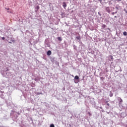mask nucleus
Segmentation results:
<instances>
[{
	"instance_id": "obj_28",
	"label": "nucleus",
	"mask_w": 127,
	"mask_h": 127,
	"mask_svg": "<svg viewBox=\"0 0 127 127\" xmlns=\"http://www.w3.org/2000/svg\"><path fill=\"white\" fill-rule=\"evenodd\" d=\"M1 98H2V97H3V94H2V95H1Z\"/></svg>"
},
{
	"instance_id": "obj_7",
	"label": "nucleus",
	"mask_w": 127,
	"mask_h": 127,
	"mask_svg": "<svg viewBox=\"0 0 127 127\" xmlns=\"http://www.w3.org/2000/svg\"><path fill=\"white\" fill-rule=\"evenodd\" d=\"M34 80L36 82H38V81H39V77H37L34 79Z\"/></svg>"
},
{
	"instance_id": "obj_13",
	"label": "nucleus",
	"mask_w": 127,
	"mask_h": 127,
	"mask_svg": "<svg viewBox=\"0 0 127 127\" xmlns=\"http://www.w3.org/2000/svg\"><path fill=\"white\" fill-rule=\"evenodd\" d=\"M76 39H77V40H80V39H81V38L80 37V36H77L76 37Z\"/></svg>"
},
{
	"instance_id": "obj_32",
	"label": "nucleus",
	"mask_w": 127,
	"mask_h": 127,
	"mask_svg": "<svg viewBox=\"0 0 127 127\" xmlns=\"http://www.w3.org/2000/svg\"><path fill=\"white\" fill-rule=\"evenodd\" d=\"M125 127H127V124L125 125Z\"/></svg>"
},
{
	"instance_id": "obj_25",
	"label": "nucleus",
	"mask_w": 127,
	"mask_h": 127,
	"mask_svg": "<svg viewBox=\"0 0 127 127\" xmlns=\"http://www.w3.org/2000/svg\"><path fill=\"white\" fill-rule=\"evenodd\" d=\"M100 79H101V80H103V79H104V77H100Z\"/></svg>"
},
{
	"instance_id": "obj_22",
	"label": "nucleus",
	"mask_w": 127,
	"mask_h": 127,
	"mask_svg": "<svg viewBox=\"0 0 127 127\" xmlns=\"http://www.w3.org/2000/svg\"><path fill=\"white\" fill-rule=\"evenodd\" d=\"M11 41H12V42L14 43L15 41H14V40H12Z\"/></svg>"
},
{
	"instance_id": "obj_36",
	"label": "nucleus",
	"mask_w": 127,
	"mask_h": 127,
	"mask_svg": "<svg viewBox=\"0 0 127 127\" xmlns=\"http://www.w3.org/2000/svg\"><path fill=\"white\" fill-rule=\"evenodd\" d=\"M120 69H121V67H119Z\"/></svg>"
},
{
	"instance_id": "obj_17",
	"label": "nucleus",
	"mask_w": 127,
	"mask_h": 127,
	"mask_svg": "<svg viewBox=\"0 0 127 127\" xmlns=\"http://www.w3.org/2000/svg\"><path fill=\"white\" fill-rule=\"evenodd\" d=\"M36 9L37 10L38 9H39V6H37L36 7Z\"/></svg>"
},
{
	"instance_id": "obj_10",
	"label": "nucleus",
	"mask_w": 127,
	"mask_h": 127,
	"mask_svg": "<svg viewBox=\"0 0 127 127\" xmlns=\"http://www.w3.org/2000/svg\"><path fill=\"white\" fill-rule=\"evenodd\" d=\"M113 95H114V94H113V93L112 92V91H110V94H109L110 97H113Z\"/></svg>"
},
{
	"instance_id": "obj_18",
	"label": "nucleus",
	"mask_w": 127,
	"mask_h": 127,
	"mask_svg": "<svg viewBox=\"0 0 127 127\" xmlns=\"http://www.w3.org/2000/svg\"><path fill=\"white\" fill-rule=\"evenodd\" d=\"M115 12H113L112 13V15H115Z\"/></svg>"
},
{
	"instance_id": "obj_2",
	"label": "nucleus",
	"mask_w": 127,
	"mask_h": 127,
	"mask_svg": "<svg viewBox=\"0 0 127 127\" xmlns=\"http://www.w3.org/2000/svg\"><path fill=\"white\" fill-rule=\"evenodd\" d=\"M115 8H116V9L118 10H120V9H122V7L119 5H116Z\"/></svg>"
},
{
	"instance_id": "obj_4",
	"label": "nucleus",
	"mask_w": 127,
	"mask_h": 127,
	"mask_svg": "<svg viewBox=\"0 0 127 127\" xmlns=\"http://www.w3.org/2000/svg\"><path fill=\"white\" fill-rule=\"evenodd\" d=\"M118 101L119 102V104H121V103H123V99H122L121 98V97H118Z\"/></svg>"
},
{
	"instance_id": "obj_23",
	"label": "nucleus",
	"mask_w": 127,
	"mask_h": 127,
	"mask_svg": "<svg viewBox=\"0 0 127 127\" xmlns=\"http://www.w3.org/2000/svg\"><path fill=\"white\" fill-rule=\"evenodd\" d=\"M0 93H4V91H2L0 90Z\"/></svg>"
},
{
	"instance_id": "obj_29",
	"label": "nucleus",
	"mask_w": 127,
	"mask_h": 127,
	"mask_svg": "<svg viewBox=\"0 0 127 127\" xmlns=\"http://www.w3.org/2000/svg\"><path fill=\"white\" fill-rule=\"evenodd\" d=\"M115 13H118V11H116Z\"/></svg>"
},
{
	"instance_id": "obj_11",
	"label": "nucleus",
	"mask_w": 127,
	"mask_h": 127,
	"mask_svg": "<svg viewBox=\"0 0 127 127\" xmlns=\"http://www.w3.org/2000/svg\"><path fill=\"white\" fill-rule=\"evenodd\" d=\"M73 49H74L75 50H77V47L76 46V45H73Z\"/></svg>"
},
{
	"instance_id": "obj_30",
	"label": "nucleus",
	"mask_w": 127,
	"mask_h": 127,
	"mask_svg": "<svg viewBox=\"0 0 127 127\" xmlns=\"http://www.w3.org/2000/svg\"><path fill=\"white\" fill-rule=\"evenodd\" d=\"M40 94H42L41 93H38V95H40Z\"/></svg>"
},
{
	"instance_id": "obj_3",
	"label": "nucleus",
	"mask_w": 127,
	"mask_h": 127,
	"mask_svg": "<svg viewBox=\"0 0 127 127\" xmlns=\"http://www.w3.org/2000/svg\"><path fill=\"white\" fill-rule=\"evenodd\" d=\"M106 10L107 11V12H108V13H111V10L110 9V7H107L106 8Z\"/></svg>"
},
{
	"instance_id": "obj_5",
	"label": "nucleus",
	"mask_w": 127,
	"mask_h": 127,
	"mask_svg": "<svg viewBox=\"0 0 127 127\" xmlns=\"http://www.w3.org/2000/svg\"><path fill=\"white\" fill-rule=\"evenodd\" d=\"M63 7H64V8H65V7H66V6H67V4H66V2H63Z\"/></svg>"
},
{
	"instance_id": "obj_37",
	"label": "nucleus",
	"mask_w": 127,
	"mask_h": 127,
	"mask_svg": "<svg viewBox=\"0 0 127 127\" xmlns=\"http://www.w3.org/2000/svg\"><path fill=\"white\" fill-rule=\"evenodd\" d=\"M100 109H102V107H100Z\"/></svg>"
},
{
	"instance_id": "obj_1",
	"label": "nucleus",
	"mask_w": 127,
	"mask_h": 127,
	"mask_svg": "<svg viewBox=\"0 0 127 127\" xmlns=\"http://www.w3.org/2000/svg\"><path fill=\"white\" fill-rule=\"evenodd\" d=\"M4 75L6 78H12L14 74L10 72L4 71Z\"/></svg>"
},
{
	"instance_id": "obj_6",
	"label": "nucleus",
	"mask_w": 127,
	"mask_h": 127,
	"mask_svg": "<svg viewBox=\"0 0 127 127\" xmlns=\"http://www.w3.org/2000/svg\"><path fill=\"white\" fill-rule=\"evenodd\" d=\"M51 51H48L47 52V55H48V56H50V55H51Z\"/></svg>"
},
{
	"instance_id": "obj_24",
	"label": "nucleus",
	"mask_w": 127,
	"mask_h": 127,
	"mask_svg": "<svg viewBox=\"0 0 127 127\" xmlns=\"http://www.w3.org/2000/svg\"><path fill=\"white\" fill-rule=\"evenodd\" d=\"M107 105L108 106V107H110V104L107 103Z\"/></svg>"
},
{
	"instance_id": "obj_33",
	"label": "nucleus",
	"mask_w": 127,
	"mask_h": 127,
	"mask_svg": "<svg viewBox=\"0 0 127 127\" xmlns=\"http://www.w3.org/2000/svg\"><path fill=\"white\" fill-rule=\"evenodd\" d=\"M18 115H19V112H18Z\"/></svg>"
},
{
	"instance_id": "obj_14",
	"label": "nucleus",
	"mask_w": 127,
	"mask_h": 127,
	"mask_svg": "<svg viewBox=\"0 0 127 127\" xmlns=\"http://www.w3.org/2000/svg\"><path fill=\"white\" fill-rule=\"evenodd\" d=\"M58 40H59L60 41H62V39H61V37H58Z\"/></svg>"
},
{
	"instance_id": "obj_19",
	"label": "nucleus",
	"mask_w": 127,
	"mask_h": 127,
	"mask_svg": "<svg viewBox=\"0 0 127 127\" xmlns=\"http://www.w3.org/2000/svg\"><path fill=\"white\" fill-rule=\"evenodd\" d=\"M5 39V38L4 37H2V38H1L2 40H4Z\"/></svg>"
},
{
	"instance_id": "obj_26",
	"label": "nucleus",
	"mask_w": 127,
	"mask_h": 127,
	"mask_svg": "<svg viewBox=\"0 0 127 127\" xmlns=\"http://www.w3.org/2000/svg\"><path fill=\"white\" fill-rule=\"evenodd\" d=\"M6 9H7V10H9V8H6Z\"/></svg>"
},
{
	"instance_id": "obj_12",
	"label": "nucleus",
	"mask_w": 127,
	"mask_h": 127,
	"mask_svg": "<svg viewBox=\"0 0 127 127\" xmlns=\"http://www.w3.org/2000/svg\"><path fill=\"white\" fill-rule=\"evenodd\" d=\"M123 35H124V36H127V32H123Z\"/></svg>"
},
{
	"instance_id": "obj_31",
	"label": "nucleus",
	"mask_w": 127,
	"mask_h": 127,
	"mask_svg": "<svg viewBox=\"0 0 127 127\" xmlns=\"http://www.w3.org/2000/svg\"><path fill=\"white\" fill-rule=\"evenodd\" d=\"M115 18H117V16H115Z\"/></svg>"
},
{
	"instance_id": "obj_35",
	"label": "nucleus",
	"mask_w": 127,
	"mask_h": 127,
	"mask_svg": "<svg viewBox=\"0 0 127 127\" xmlns=\"http://www.w3.org/2000/svg\"><path fill=\"white\" fill-rule=\"evenodd\" d=\"M107 114H110V113H109V112H107Z\"/></svg>"
},
{
	"instance_id": "obj_15",
	"label": "nucleus",
	"mask_w": 127,
	"mask_h": 127,
	"mask_svg": "<svg viewBox=\"0 0 127 127\" xmlns=\"http://www.w3.org/2000/svg\"><path fill=\"white\" fill-rule=\"evenodd\" d=\"M106 27H107V26H106V25H105V24H103V25H102L103 28H106Z\"/></svg>"
},
{
	"instance_id": "obj_34",
	"label": "nucleus",
	"mask_w": 127,
	"mask_h": 127,
	"mask_svg": "<svg viewBox=\"0 0 127 127\" xmlns=\"http://www.w3.org/2000/svg\"><path fill=\"white\" fill-rule=\"evenodd\" d=\"M7 105H8V102H7Z\"/></svg>"
},
{
	"instance_id": "obj_8",
	"label": "nucleus",
	"mask_w": 127,
	"mask_h": 127,
	"mask_svg": "<svg viewBox=\"0 0 127 127\" xmlns=\"http://www.w3.org/2000/svg\"><path fill=\"white\" fill-rule=\"evenodd\" d=\"M74 82L75 84H77V83L79 82V80L78 79H74Z\"/></svg>"
},
{
	"instance_id": "obj_9",
	"label": "nucleus",
	"mask_w": 127,
	"mask_h": 127,
	"mask_svg": "<svg viewBox=\"0 0 127 127\" xmlns=\"http://www.w3.org/2000/svg\"><path fill=\"white\" fill-rule=\"evenodd\" d=\"M79 77L78 76V75H76L75 77H74V80H79Z\"/></svg>"
},
{
	"instance_id": "obj_27",
	"label": "nucleus",
	"mask_w": 127,
	"mask_h": 127,
	"mask_svg": "<svg viewBox=\"0 0 127 127\" xmlns=\"http://www.w3.org/2000/svg\"><path fill=\"white\" fill-rule=\"evenodd\" d=\"M8 43L11 44L12 43H11V42H8Z\"/></svg>"
},
{
	"instance_id": "obj_20",
	"label": "nucleus",
	"mask_w": 127,
	"mask_h": 127,
	"mask_svg": "<svg viewBox=\"0 0 127 127\" xmlns=\"http://www.w3.org/2000/svg\"><path fill=\"white\" fill-rule=\"evenodd\" d=\"M88 115H89V116H91L92 114H91V113L88 112Z\"/></svg>"
},
{
	"instance_id": "obj_21",
	"label": "nucleus",
	"mask_w": 127,
	"mask_h": 127,
	"mask_svg": "<svg viewBox=\"0 0 127 127\" xmlns=\"http://www.w3.org/2000/svg\"><path fill=\"white\" fill-rule=\"evenodd\" d=\"M98 14H99V15H100V16H101V13H100L99 12H98Z\"/></svg>"
},
{
	"instance_id": "obj_16",
	"label": "nucleus",
	"mask_w": 127,
	"mask_h": 127,
	"mask_svg": "<svg viewBox=\"0 0 127 127\" xmlns=\"http://www.w3.org/2000/svg\"><path fill=\"white\" fill-rule=\"evenodd\" d=\"M50 127H55V126H54V124H51Z\"/></svg>"
}]
</instances>
